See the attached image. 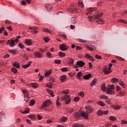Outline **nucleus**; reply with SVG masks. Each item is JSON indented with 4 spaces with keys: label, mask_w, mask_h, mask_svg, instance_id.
<instances>
[{
    "label": "nucleus",
    "mask_w": 127,
    "mask_h": 127,
    "mask_svg": "<svg viewBox=\"0 0 127 127\" xmlns=\"http://www.w3.org/2000/svg\"><path fill=\"white\" fill-rule=\"evenodd\" d=\"M79 100L80 99L79 98V97H76L74 98V102H78Z\"/></svg>",
    "instance_id": "69168bd1"
},
{
    "label": "nucleus",
    "mask_w": 127,
    "mask_h": 127,
    "mask_svg": "<svg viewBox=\"0 0 127 127\" xmlns=\"http://www.w3.org/2000/svg\"><path fill=\"white\" fill-rule=\"evenodd\" d=\"M82 76V72L79 71L76 74V77L78 79H81V76Z\"/></svg>",
    "instance_id": "cd10ccee"
},
{
    "label": "nucleus",
    "mask_w": 127,
    "mask_h": 127,
    "mask_svg": "<svg viewBox=\"0 0 127 127\" xmlns=\"http://www.w3.org/2000/svg\"><path fill=\"white\" fill-rule=\"evenodd\" d=\"M13 66L15 68H17L18 69H19L20 64H19V63L17 62H13Z\"/></svg>",
    "instance_id": "f8f14e48"
},
{
    "label": "nucleus",
    "mask_w": 127,
    "mask_h": 127,
    "mask_svg": "<svg viewBox=\"0 0 127 127\" xmlns=\"http://www.w3.org/2000/svg\"><path fill=\"white\" fill-rule=\"evenodd\" d=\"M78 96H80V97H82V98L84 97V96H85L84 92L81 91L80 93L78 94Z\"/></svg>",
    "instance_id": "de8ad7c7"
},
{
    "label": "nucleus",
    "mask_w": 127,
    "mask_h": 127,
    "mask_svg": "<svg viewBox=\"0 0 127 127\" xmlns=\"http://www.w3.org/2000/svg\"><path fill=\"white\" fill-rule=\"evenodd\" d=\"M72 127H85L82 125L80 124H74L73 125Z\"/></svg>",
    "instance_id": "473e14b6"
},
{
    "label": "nucleus",
    "mask_w": 127,
    "mask_h": 127,
    "mask_svg": "<svg viewBox=\"0 0 127 127\" xmlns=\"http://www.w3.org/2000/svg\"><path fill=\"white\" fill-rule=\"evenodd\" d=\"M47 55L48 57H49L50 58H51V57H52V56L51 55V54L50 53V52H48L47 53Z\"/></svg>",
    "instance_id": "e2e57ef3"
},
{
    "label": "nucleus",
    "mask_w": 127,
    "mask_h": 127,
    "mask_svg": "<svg viewBox=\"0 0 127 127\" xmlns=\"http://www.w3.org/2000/svg\"><path fill=\"white\" fill-rule=\"evenodd\" d=\"M20 3L22 4V5H26V2H25L24 0L21 1Z\"/></svg>",
    "instance_id": "bf43d9fd"
},
{
    "label": "nucleus",
    "mask_w": 127,
    "mask_h": 127,
    "mask_svg": "<svg viewBox=\"0 0 127 127\" xmlns=\"http://www.w3.org/2000/svg\"><path fill=\"white\" fill-rule=\"evenodd\" d=\"M62 93H63V94H64V95H67V94L69 93V90L66 89V90H64L62 91Z\"/></svg>",
    "instance_id": "c03bdc74"
},
{
    "label": "nucleus",
    "mask_w": 127,
    "mask_h": 127,
    "mask_svg": "<svg viewBox=\"0 0 127 127\" xmlns=\"http://www.w3.org/2000/svg\"><path fill=\"white\" fill-rule=\"evenodd\" d=\"M68 63L70 65H73L74 64V60L71 58L68 59Z\"/></svg>",
    "instance_id": "a878e982"
},
{
    "label": "nucleus",
    "mask_w": 127,
    "mask_h": 127,
    "mask_svg": "<svg viewBox=\"0 0 127 127\" xmlns=\"http://www.w3.org/2000/svg\"><path fill=\"white\" fill-rule=\"evenodd\" d=\"M71 12H77V9H76V8H72L71 9Z\"/></svg>",
    "instance_id": "864d4df0"
},
{
    "label": "nucleus",
    "mask_w": 127,
    "mask_h": 127,
    "mask_svg": "<svg viewBox=\"0 0 127 127\" xmlns=\"http://www.w3.org/2000/svg\"><path fill=\"white\" fill-rule=\"evenodd\" d=\"M77 16L76 15L73 16V17L71 18L70 22L71 23H73V24H75L77 22V20H76V18Z\"/></svg>",
    "instance_id": "9b49d317"
},
{
    "label": "nucleus",
    "mask_w": 127,
    "mask_h": 127,
    "mask_svg": "<svg viewBox=\"0 0 127 127\" xmlns=\"http://www.w3.org/2000/svg\"><path fill=\"white\" fill-rule=\"evenodd\" d=\"M103 71L104 73H105L106 74H110V73H111V72H110V70H109V68H104L103 69Z\"/></svg>",
    "instance_id": "aec40b11"
},
{
    "label": "nucleus",
    "mask_w": 127,
    "mask_h": 127,
    "mask_svg": "<svg viewBox=\"0 0 127 127\" xmlns=\"http://www.w3.org/2000/svg\"><path fill=\"white\" fill-rule=\"evenodd\" d=\"M70 96L66 95H64V97L61 98L62 101H65V104H69L70 102H71V100L70 99Z\"/></svg>",
    "instance_id": "7ed1b4c3"
},
{
    "label": "nucleus",
    "mask_w": 127,
    "mask_h": 127,
    "mask_svg": "<svg viewBox=\"0 0 127 127\" xmlns=\"http://www.w3.org/2000/svg\"><path fill=\"white\" fill-rule=\"evenodd\" d=\"M22 93L24 94V95H26L27 96H28V91L25 89L22 90Z\"/></svg>",
    "instance_id": "c9c22d12"
},
{
    "label": "nucleus",
    "mask_w": 127,
    "mask_h": 127,
    "mask_svg": "<svg viewBox=\"0 0 127 127\" xmlns=\"http://www.w3.org/2000/svg\"><path fill=\"white\" fill-rule=\"evenodd\" d=\"M78 6L80 7H84V4H83V2L79 1L78 2Z\"/></svg>",
    "instance_id": "58836bf2"
},
{
    "label": "nucleus",
    "mask_w": 127,
    "mask_h": 127,
    "mask_svg": "<svg viewBox=\"0 0 127 127\" xmlns=\"http://www.w3.org/2000/svg\"><path fill=\"white\" fill-rule=\"evenodd\" d=\"M91 57H92V56L89 55L88 54L85 55V58H87V59H90Z\"/></svg>",
    "instance_id": "13d9d810"
},
{
    "label": "nucleus",
    "mask_w": 127,
    "mask_h": 127,
    "mask_svg": "<svg viewBox=\"0 0 127 127\" xmlns=\"http://www.w3.org/2000/svg\"><path fill=\"white\" fill-rule=\"evenodd\" d=\"M87 113H93V108L91 106L87 105L85 107Z\"/></svg>",
    "instance_id": "1a4fd4ad"
},
{
    "label": "nucleus",
    "mask_w": 127,
    "mask_h": 127,
    "mask_svg": "<svg viewBox=\"0 0 127 127\" xmlns=\"http://www.w3.org/2000/svg\"><path fill=\"white\" fill-rule=\"evenodd\" d=\"M31 63H32V62L29 61L28 64L22 65V67L24 68L25 69H26V68H28V67L30 66V64H31Z\"/></svg>",
    "instance_id": "a211bd4d"
},
{
    "label": "nucleus",
    "mask_w": 127,
    "mask_h": 127,
    "mask_svg": "<svg viewBox=\"0 0 127 127\" xmlns=\"http://www.w3.org/2000/svg\"><path fill=\"white\" fill-rule=\"evenodd\" d=\"M119 22H123V23H127V22L125 20L120 19L118 20Z\"/></svg>",
    "instance_id": "0e129e2a"
},
{
    "label": "nucleus",
    "mask_w": 127,
    "mask_h": 127,
    "mask_svg": "<svg viewBox=\"0 0 127 127\" xmlns=\"http://www.w3.org/2000/svg\"><path fill=\"white\" fill-rule=\"evenodd\" d=\"M97 114L99 116H103V115H104V111L102 110H99L97 112Z\"/></svg>",
    "instance_id": "2f4dec72"
},
{
    "label": "nucleus",
    "mask_w": 127,
    "mask_h": 127,
    "mask_svg": "<svg viewBox=\"0 0 127 127\" xmlns=\"http://www.w3.org/2000/svg\"><path fill=\"white\" fill-rule=\"evenodd\" d=\"M101 89L102 90V91H105L106 90V84H105V83H103L102 86H101Z\"/></svg>",
    "instance_id": "4c0bfd02"
},
{
    "label": "nucleus",
    "mask_w": 127,
    "mask_h": 127,
    "mask_svg": "<svg viewBox=\"0 0 127 127\" xmlns=\"http://www.w3.org/2000/svg\"><path fill=\"white\" fill-rule=\"evenodd\" d=\"M97 104L100 106H101V107H104L105 106V103L103 102V101H98Z\"/></svg>",
    "instance_id": "f704fd0d"
},
{
    "label": "nucleus",
    "mask_w": 127,
    "mask_h": 127,
    "mask_svg": "<svg viewBox=\"0 0 127 127\" xmlns=\"http://www.w3.org/2000/svg\"><path fill=\"white\" fill-rule=\"evenodd\" d=\"M34 56L36 58H41L43 56L42 53L40 52L36 51L34 53Z\"/></svg>",
    "instance_id": "39448f33"
},
{
    "label": "nucleus",
    "mask_w": 127,
    "mask_h": 127,
    "mask_svg": "<svg viewBox=\"0 0 127 127\" xmlns=\"http://www.w3.org/2000/svg\"><path fill=\"white\" fill-rule=\"evenodd\" d=\"M51 73H52V69H50V70H48L46 72L45 75L46 76H48V75H50V74H51Z\"/></svg>",
    "instance_id": "e433bc0d"
},
{
    "label": "nucleus",
    "mask_w": 127,
    "mask_h": 127,
    "mask_svg": "<svg viewBox=\"0 0 127 127\" xmlns=\"http://www.w3.org/2000/svg\"><path fill=\"white\" fill-rule=\"evenodd\" d=\"M86 48L91 51L96 50V46L93 45H87L86 46Z\"/></svg>",
    "instance_id": "9d476101"
},
{
    "label": "nucleus",
    "mask_w": 127,
    "mask_h": 127,
    "mask_svg": "<svg viewBox=\"0 0 127 127\" xmlns=\"http://www.w3.org/2000/svg\"><path fill=\"white\" fill-rule=\"evenodd\" d=\"M4 117V113L3 112H0V118H3Z\"/></svg>",
    "instance_id": "6e6d98bb"
},
{
    "label": "nucleus",
    "mask_w": 127,
    "mask_h": 127,
    "mask_svg": "<svg viewBox=\"0 0 127 127\" xmlns=\"http://www.w3.org/2000/svg\"><path fill=\"white\" fill-rule=\"evenodd\" d=\"M119 83V85H120V86L123 87V88H126V84L123 81H120Z\"/></svg>",
    "instance_id": "4be33fe9"
},
{
    "label": "nucleus",
    "mask_w": 127,
    "mask_h": 127,
    "mask_svg": "<svg viewBox=\"0 0 127 127\" xmlns=\"http://www.w3.org/2000/svg\"><path fill=\"white\" fill-rule=\"evenodd\" d=\"M38 28L36 27H29V29H31V30H36Z\"/></svg>",
    "instance_id": "49530a36"
},
{
    "label": "nucleus",
    "mask_w": 127,
    "mask_h": 127,
    "mask_svg": "<svg viewBox=\"0 0 127 127\" xmlns=\"http://www.w3.org/2000/svg\"><path fill=\"white\" fill-rule=\"evenodd\" d=\"M96 9H94V8H89L87 9V11H88V13H87V14H91L93 12V11H95Z\"/></svg>",
    "instance_id": "4468645a"
},
{
    "label": "nucleus",
    "mask_w": 127,
    "mask_h": 127,
    "mask_svg": "<svg viewBox=\"0 0 127 127\" xmlns=\"http://www.w3.org/2000/svg\"><path fill=\"white\" fill-rule=\"evenodd\" d=\"M35 104V101L33 100H32L30 102V106H33Z\"/></svg>",
    "instance_id": "4d7b16f0"
},
{
    "label": "nucleus",
    "mask_w": 127,
    "mask_h": 127,
    "mask_svg": "<svg viewBox=\"0 0 127 127\" xmlns=\"http://www.w3.org/2000/svg\"><path fill=\"white\" fill-rule=\"evenodd\" d=\"M21 38V37L20 36H18L17 37H16V39L15 40H14V41H15V42H16V43H17V42H18V41H19V40H18V39H19L20 38Z\"/></svg>",
    "instance_id": "a18cd8bd"
},
{
    "label": "nucleus",
    "mask_w": 127,
    "mask_h": 127,
    "mask_svg": "<svg viewBox=\"0 0 127 127\" xmlns=\"http://www.w3.org/2000/svg\"><path fill=\"white\" fill-rule=\"evenodd\" d=\"M97 83V79H94L90 83V86L93 87V85H95Z\"/></svg>",
    "instance_id": "b1692460"
},
{
    "label": "nucleus",
    "mask_w": 127,
    "mask_h": 127,
    "mask_svg": "<svg viewBox=\"0 0 127 127\" xmlns=\"http://www.w3.org/2000/svg\"><path fill=\"white\" fill-rule=\"evenodd\" d=\"M15 41L14 40H8L6 42V44L7 45H9L10 47H13V46H15Z\"/></svg>",
    "instance_id": "20e7f679"
},
{
    "label": "nucleus",
    "mask_w": 127,
    "mask_h": 127,
    "mask_svg": "<svg viewBox=\"0 0 127 127\" xmlns=\"http://www.w3.org/2000/svg\"><path fill=\"white\" fill-rule=\"evenodd\" d=\"M20 112L21 114H28L29 113V109L27 108L25 111H22V110H20Z\"/></svg>",
    "instance_id": "412c9836"
},
{
    "label": "nucleus",
    "mask_w": 127,
    "mask_h": 127,
    "mask_svg": "<svg viewBox=\"0 0 127 127\" xmlns=\"http://www.w3.org/2000/svg\"><path fill=\"white\" fill-rule=\"evenodd\" d=\"M107 94L108 95H114L115 92L113 90H110V89H107L106 91Z\"/></svg>",
    "instance_id": "f3484780"
},
{
    "label": "nucleus",
    "mask_w": 127,
    "mask_h": 127,
    "mask_svg": "<svg viewBox=\"0 0 127 127\" xmlns=\"http://www.w3.org/2000/svg\"><path fill=\"white\" fill-rule=\"evenodd\" d=\"M47 92L49 93V94L52 96V97H54V95H53V91H52L51 90L49 89H47Z\"/></svg>",
    "instance_id": "7c9ffc66"
},
{
    "label": "nucleus",
    "mask_w": 127,
    "mask_h": 127,
    "mask_svg": "<svg viewBox=\"0 0 127 127\" xmlns=\"http://www.w3.org/2000/svg\"><path fill=\"white\" fill-rule=\"evenodd\" d=\"M74 115L76 118H80V117H83L85 120H88L89 117L88 114L85 112H76L74 113Z\"/></svg>",
    "instance_id": "f03ea898"
},
{
    "label": "nucleus",
    "mask_w": 127,
    "mask_h": 127,
    "mask_svg": "<svg viewBox=\"0 0 127 127\" xmlns=\"http://www.w3.org/2000/svg\"><path fill=\"white\" fill-rule=\"evenodd\" d=\"M47 87H48V88H50V89H52V83L50 82L48 84H47Z\"/></svg>",
    "instance_id": "ea45409f"
},
{
    "label": "nucleus",
    "mask_w": 127,
    "mask_h": 127,
    "mask_svg": "<svg viewBox=\"0 0 127 127\" xmlns=\"http://www.w3.org/2000/svg\"><path fill=\"white\" fill-rule=\"evenodd\" d=\"M112 108H113L114 110H120V109H121V106L118 105H112Z\"/></svg>",
    "instance_id": "393cba45"
},
{
    "label": "nucleus",
    "mask_w": 127,
    "mask_h": 127,
    "mask_svg": "<svg viewBox=\"0 0 127 127\" xmlns=\"http://www.w3.org/2000/svg\"><path fill=\"white\" fill-rule=\"evenodd\" d=\"M61 82H65L66 80V76L65 75H62L60 79Z\"/></svg>",
    "instance_id": "bb28decb"
},
{
    "label": "nucleus",
    "mask_w": 127,
    "mask_h": 127,
    "mask_svg": "<svg viewBox=\"0 0 127 127\" xmlns=\"http://www.w3.org/2000/svg\"><path fill=\"white\" fill-rule=\"evenodd\" d=\"M91 77H92V74H91L90 73H88L84 75L83 76V78L84 79V80H89V79H90Z\"/></svg>",
    "instance_id": "2eb2a0df"
},
{
    "label": "nucleus",
    "mask_w": 127,
    "mask_h": 127,
    "mask_svg": "<svg viewBox=\"0 0 127 127\" xmlns=\"http://www.w3.org/2000/svg\"><path fill=\"white\" fill-rule=\"evenodd\" d=\"M31 87L34 88V89H36V88H38V84H37V83H31Z\"/></svg>",
    "instance_id": "6ab92c4d"
},
{
    "label": "nucleus",
    "mask_w": 127,
    "mask_h": 127,
    "mask_svg": "<svg viewBox=\"0 0 127 127\" xmlns=\"http://www.w3.org/2000/svg\"><path fill=\"white\" fill-rule=\"evenodd\" d=\"M109 120H110V121H116L117 118L115 117L111 116L109 117Z\"/></svg>",
    "instance_id": "79ce46f5"
},
{
    "label": "nucleus",
    "mask_w": 127,
    "mask_h": 127,
    "mask_svg": "<svg viewBox=\"0 0 127 127\" xmlns=\"http://www.w3.org/2000/svg\"><path fill=\"white\" fill-rule=\"evenodd\" d=\"M103 16V13H101L100 14H96L94 15L93 16H89L87 18L89 19V21H92L93 18L96 19V21L99 24H104L105 23V21L100 19V17H102Z\"/></svg>",
    "instance_id": "f257e3e1"
},
{
    "label": "nucleus",
    "mask_w": 127,
    "mask_h": 127,
    "mask_svg": "<svg viewBox=\"0 0 127 127\" xmlns=\"http://www.w3.org/2000/svg\"><path fill=\"white\" fill-rule=\"evenodd\" d=\"M29 118L30 119H31V120H34V119H35V116H34V115H30L29 116Z\"/></svg>",
    "instance_id": "052dcab7"
},
{
    "label": "nucleus",
    "mask_w": 127,
    "mask_h": 127,
    "mask_svg": "<svg viewBox=\"0 0 127 127\" xmlns=\"http://www.w3.org/2000/svg\"><path fill=\"white\" fill-rule=\"evenodd\" d=\"M115 86V85L112 84L108 86V90H114L115 88L114 87Z\"/></svg>",
    "instance_id": "72a5a7b5"
},
{
    "label": "nucleus",
    "mask_w": 127,
    "mask_h": 127,
    "mask_svg": "<svg viewBox=\"0 0 127 127\" xmlns=\"http://www.w3.org/2000/svg\"><path fill=\"white\" fill-rule=\"evenodd\" d=\"M46 8L47 11H50L52 8V6L50 4H46Z\"/></svg>",
    "instance_id": "dca6fc26"
},
{
    "label": "nucleus",
    "mask_w": 127,
    "mask_h": 127,
    "mask_svg": "<svg viewBox=\"0 0 127 127\" xmlns=\"http://www.w3.org/2000/svg\"><path fill=\"white\" fill-rule=\"evenodd\" d=\"M55 63L56 64H60L61 63V61L60 60H56L55 61Z\"/></svg>",
    "instance_id": "8fccbe9b"
},
{
    "label": "nucleus",
    "mask_w": 127,
    "mask_h": 127,
    "mask_svg": "<svg viewBox=\"0 0 127 127\" xmlns=\"http://www.w3.org/2000/svg\"><path fill=\"white\" fill-rule=\"evenodd\" d=\"M67 121V118L66 117H63L61 120V121L63 122V123H65Z\"/></svg>",
    "instance_id": "603ef678"
},
{
    "label": "nucleus",
    "mask_w": 127,
    "mask_h": 127,
    "mask_svg": "<svg viewBox=\"0 0 127 127\" xmlns=\"http://www.w3.org/2000/svg\"><path fill=\"white\" fill-rule=\"evenodd\" d=\"M59 55L60 57H65V56H66V54L62 52H60L59 53Z\"/></svg>",
    "instance_id": "5701e85b"
},
{
    "label": "nucleus",
    "mask_w": 127,
    "mask_h": 127,
    "mask_svg": "<svg viewBox=\"0 0 127 127\" xmlns=\"http://www.w3.org/2000/svg\"><path fill=\"white\" fill-rule=\"evenodd\" d=\"M116 59H118V60H121V61H125V59L121 57H116Z\"/></svg>",
    "instance_id": "3c124183"
},
{
    "label": "nucleus",
    "mask_w": 127,
    "mask_h": 127,
    "mask_svg": "<svg viewBox=\"0 0 127 127\" xmlns=\"http://www.w3.org/2000/svg\"><path fill=\"white\" fill-rule=\"evenodd\" d=\"M12 71L14 73V74H16V73H17V69L14 68V67H13L12 68Z\"/></svg>",
    "instance_id": "a19ab883"
},
{
    "label": "nucleus",
    "mask_w": 127,
    "mask_h": 127,
    "mask_svg": "<svg viewBox=\"0 0 127 127\" xmlns=\"http://www.w3.org/2000/svg\"><path fill=\"white\" fill-rule=\"evenodd\" d=\"M25 43L26 45H29V46H31V45L33 44V42H32L31 40L26 39L25 41Z\"/></svg>",
    "instance_id": "6e6552de"
},
{
    "label": "nucleus",
    "mask_w": 127,
    "mask_h": 127,
    "mask_svg": "<svg viewBox=\"0 0 127 127\" xmlns=\"http://www.w3.org/2000/svg\"><path fill=\"white\" fill-rule=\"evenodd\" d=\"M111 81L113 83H117V82H119V79L117 78H113L111 79Z\"/></svg>",
    "instance_id": "c756f323"
},
{
    "label": "nucleus",
    "mask_w": 127,
    "mask_h": 127,
    "mask_svg": "<svg viewBox=\"0 0 127 127\" xmlns=\"http://www.w3.org/2000/svg\"><path fill=\"white\" fill-rule=\"evenodd\" d=\"M95 58L97 59H102V57L101 56H99L98 55H95Z\"/></svg>",
    "instance_id": "680f3d73"
},
{
    "label": "nucleus",
    "mask_w": 127,
    "mask_h": 127,
    "mask_svg": "<svg viewBox=\"0 0 127 127\" xmlns=\"http://www.w3.org/2000/svg\"><path fill=\"white\" fill-rule=\"evenodd\" d=\"M50 105H51V101L50 100H46L43 102L42 106L43 108H46Z\"/></svg>",
    "instance_id": "423d86ee"
},
{
    "label": "nucleus",
    "mask_w": 127,
    "mask_h": 127,
    "mask_svg": "<svg viewBox=\"0 0 127 127\" xmlns=\"http://www.w3.org/2000/svg\"><path fill=\"white\" fill-rule=\"evenodd\" d=\"M18 46L20 47V48H21V49H23V48H24V46H23V45H22L21 43H19Z\"/></svg>",
    "instance_id": "5fc2aeb1"
},
{
    "label": "nucleus",
    "mask_w": 127,
    "mask_h": 127,
    "mask_svg": "<svg viewBox=\"0 0 127 127\" xmlns=\"http://www.w3.org/2000/svg\"><path fill=\"white\" fill-rule=\"evenodd\" d=\"M43 31L44 32H48V33H52V31H51V30H49L48 28H44Z\"/></svg>",
    "instance_id": "c85d7f7f"
},
{
    "label": "nucleus",
    "mask_w": 127,
    "mask_h": 127,
    "mask_svg": "<svg viewBox=\"0 0 127 127\" xmlns=\"http://www.w3.org/2000/svg\"><path fill=\"white\" fill-rule=\"evenodd\" d=\"M44 40H45V42L47 43L49 41V39L48 37H45Z\"/></svg>",
    "instance_id": "774afa93"
},
{
    "label": "nucleus",
    "mask_w": 127,
    "mask_h": 127,
    "mask_svg": "<svg viewBox=\"0 0 127 127\" xmlns=\"http://www.w3.org/2000/svg\"><path fill=\"white\" fill-rule=\"evenodd\" d=\"M105 101L106 102H107V103H108V104H110L111 102V99L108 97H106V98H105Z\"/></svg>",
    "instance_id": "09e8293b"
},
{
    "label": "nucleus",
    "mask_w": 127,
    "mask_h": 127,
    "mask_svg": "<svg viewBox=\"0 0 127 127\" xmlns=\"http://www.w3.org/2000/svg\"><path fill=\"white\" fill-rule=\"evenodd\" d=\"M85 64V63L83 61L77 62V65L79 67H83Z\"/></svg>",
    "instance_id": "ddd939ff"
},
{
    "label": "nucleus",
    "mask_w": 127,
    "mask_h": 127,
    "mask_svg": "<svg viewBox=\"0 0 127 127\" xmlns=\"http://www.w3.org/2000/svg\"><path fill=\"white\" fill-rule=\"evenodd\" d=\"M3 30H4V27H2L0 28V33H2V31H3Z\"/></svg>",
    "instance_id": "338daca9"
},
{
    "label": "nucleus",
    "mask_w": 127,
    "mask_h": 127,
    "mask_svg": "<svg viewBox=\"0 0 127 127\" xmlns=\"http://www.w3.org/2000/svg\"><path fill=\"white\" fill-rule=\"evenodd\" d=\"M60 48L62 51H66L68 49V47L66 45L63 44L60 45Z\"/></svg>",
    "instance_id": "0eeeda50"
},
{
    "label": "nucleus",
    "mask_w": 127,
    "mask_h": 127,
    "mask_svg": "<svg viewBox=\"0 0 127 127\" xmlns=\"http://www.w3.org/2000/svg\"><path fill=\"white\" fill-rule=\"evenodd\" d=\"M61 70L63 72H67V71H68V68H67V67H63V68H62Z\"/></svg>",
    "instance_id": "37998d69"
}]
</instances>
